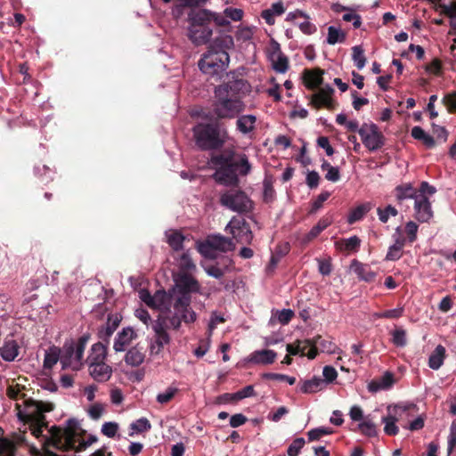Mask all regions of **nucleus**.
<instances>
[{
  "instance_id": "15",
  "label": "nucleus",
  "mask_w": 456,
  "mask_h": 456,
  "mask_svg": "<svg viewBox=\"0 0 456 456\" xmlns=\"http://www.w3.org/2000/svg\"><path fill=\"white\" fill-rule=\"evenodd\" d=\"M394 244L388 248L386 260L387 261H396L403 256V249L404 248L406 239L402 236L401 227H397L393 234Z\"/></svg>"
},
{
  "instance_id": "38",
  "label": "nucleus",
  "mask_w": 456,
  "mask_h": 456,
  "mask_svg": "<svg viewBox=\"0 0 456 456\" xmlns=\"http://www.w3.org/2000/svg\"><path fill=\"white\" fill-rule=\"evenodd\" d=\"M411 136L416 140L423 142L426 147L432 148L435 146L434 138L427 134L420 126H414L411 129Z\"/></svg>"
},
{
  "instance_id": "56",
  "label": "nucleus",
  "mask_w": 456,
  "mask_h": 456,
  "mask_svg": "<svg viewBox=\"0 0 456 456\" xmlns=\"http://www.w3.org/2000/svg\"><path fill=\"white\" fill-rule=\"evenodd\" d=\"M118 429H119L118 424L114 421L105 422L102 426V433L110 438L114 437L117 435Z\"/></svg>"
},
{
  "instance_id": "26",
  "label": "nucleus",
  "mask_w": 456,
  "mask_h": 456,
  "mask_svg": "<svg viewBox=\"0 0 456 456\" xmlns=\"http://www.w3.org/2000/svg\"><path fill=\"white\" fill-rule=\"evenodd\" d=\"M107 357V347L102 343L98 342L92 346L89 355L86 359L88 365L91 363L105 362Z\"/></svg>"
},
{
  "instance_id": "20",
  "label": "nucleus",
  "mask_w": 456,
  "mask_h": 456,
  "mask_svg": "<svg viewBox=\"0 0 456 456\" xmlns=\"http://www.w3.org/2000/svg\"><path fill=\"white\" fill-rule=\"evenodd\" d=\"M276 356L277 354L273 350H256L248 356L246 362L254 364H271L275 361Z\"/></svg>"
},
{
  "instance_id": "32",
  "label": "nucleus",
  "mask_w": 456,
  "mask_h": 456,
  "mask_svg": "<svg viewBox=\"0 0 456 456\" xmlns=\"http://www.w3.org/2000/svg\"><path fill=\"white\" fill-rule=\"evenodd\" d=\"M445 348L438 345L428 358V366L432 370H438L444 363L445 358Z\"/></svg>"
},
{
  "instance_id": "33",
  "label": "nucleus",
  "mask_w": 456,
  "mask_h": 456,
  "mask_svg": "<svg viewBox=\"0 0 456 456\" xmlns=\"http://www.w3.org/2000/svg\"><path fill=\"white\" fill-rule=\"evenodd\" d=\"M325 386V381L321 378L314 377L305 380L300 387V391L305 394H313L322 390Z\"/></svg>"
},
{
  "instance_id": "54",
  "label": "nucleus",
  "mask_w": 456,
  "mask_h": 456,
  "mask_svg": "<svg viewBox=\"0 0 456 456\" xmlns=\"http://www.w3.org/2000/svg\"><path fill=\"white\" fill-rule=\"evenodd\" d=\"M151 428V423L146 418H141L130 425V428L136 433L148 431Z\"/></svg>"
},
{
  "instance_id": "6",
  "label": "nucleus",
  "mask_w": 456,
  "mask_h": 456,
  "mask_svg": "<svg viewBox=\"0 0 456 456\" xmlns=\"http://www.w3.org/2000/svg\"><path fill=\"white\" fill-rule=\"evenodd\" d=\"M416 411V406L412 403H398L389 405L387 408V413L381 419L384 424V432L387 436H395L399 432L396 426L397 422H406Z\"/></svg>"
},
{
  "instance_id": "41",
  "label": "nucleus",
  "mask_w": 456,
  "mask_h": 456,
  "mask_svg": "<svg viewBox=\"0 0 456 456\" xmlns=\"http://www.w3.org/2000/svg\"><path fill=\"white\" fill-rule=\"evenodd\" d=\"M167 243L169 246L175 251L183 248V242L184 240V237L183 234L176 231H172L169 233H167Z\"/></svg>"
},
{
  "instance_id": "8",
  "label": "nucleus",
  "mask_w": 456,
  "mask_h": 456,
  "mask_svg": "<svg viewBox=\"0 0 456 456\" xmlns=\"http://www.w3.org/2000/svg\"><path fill=\"white\" fill-rule=\"evenodd\" d=\"M230 57L228 53H221L208 50L199 61L200 69L208 75L218 74L224 71L229 64Z\"/></svg>"
},
{
  "instance_id": "36",
  "label": "nucleus",
  "mask_w": 456,
  "mask_h": 456,
  "mask_svg": "<svg viewBox=\"0 0 456 456\" xmlns=\"http://www.w3.org/2000/svg\"><path fill=\"white\" fill-rule=\"evenodd\" d=\"M231 165L235 173L238 172L241 175H247L251 171V165L245 154L240 155Z\"/></svg>"
},
{
  "instance_id": "39",
  "label": "nucleus",
  "mask_w": 456,
  "mask_h": 456,
  "mask_svg": "<svg viewBox=\"0 0 456 456\" xmlns=\"http://www.w3.org/2000/svg\"><path fill=\"white\" fill-rule=\"evenodd\" d=\"M346 40L345 32L337 27L330 26L328 28L327 43L329 45H335L337 43H342Z\"/></svg>"
},
{
  "instance_id": "23",
  "label": "nucleus",
  "mask_w": 456,
  "mask_h": 456,
  "mask_svg": "<svg viewBox=\"0 0 456 456\" xmlns=\"http://www.w3.org/2000/svg\"><path fill=\"white\" fill-rule=\"evenodd\" d=\"M213 17L214 13L205 9L193 12L190 15L189 28L209 27Z\"/></svg>"
},
{
  "instance_id": "34",
  "label": "nucleus",
  "mask_w": 456,
  "mask_h": 456,
  "mask_svg": "<svg viewBox=\"0 0 456 456\" xmlns=\"http://www.w3.org/2000/svg\"><path fill=\"white\" fill-rule=\"evenodd\" d=\"M322 71L320 69L308 70L304 73L305 83L307 87L314 89L322 83Z\"/></svg>"
},
{
  "instance_id": "55",
  "label": "nucleus",
  "mask_w": 456,
  "mask_h": 456,
  "mask_svg": "<svg viewBox=\"0 0 456 456\" xmlns=\"http://www.w3.org/2000/svg\"><path fill=\"white\" fill-rule=\"evenodd\" d=\"M199 252L206 257L215 258L216 257V250L212 247L209 239L208 238L205 242L199 244L198 246Z\"/></svg>"
},
{
  "instance_id": "29",
  "label": "nucleus",
  "mask_w": 456,
  "mask_h": 456,
  "mask_svg": "<svg viewBox=\"0 0 456 456\" xmlns=\"http://www.w3.org/2000/svg\"><path fill=\"white\" fill-rule=\"evenodd\" d=\"M19 354V346L14 340L5 341L0 347V355L6 362L13 361Z\"/></svg>"
},
{
  "instance_id": "2",
  "label": "nucleus",
  "mask_w": 456,
  "mask_h": 456,
  "mask_svg": "<svg viewBox=\"0 0 456 456\" xmlns=\"http://www.w3.org/2000/svg\"><path fill=\"white\" fill-rule=\"evenodd\" d=\"M243 86V80H233L216 87L213 112L218 118H234L244 111L245 104L239 96Z\"/></svg>"
},
{
  "instance_id": "7",
  "label": "nucleus",
  "mask_w": 456,
  "mask_h": 456,
  "mask_svg": "<svg viewBox=\"0 0 456 456\" xmlns=\"http://www.w3.org/2000/svg\"><path fill=\"white\" fill-rule=\"evenodd\" d=\"M220 204L237 213H248L253 209V202L248 195L238 188H232L220 194Z\"/></svg>"
},
{
  "instance_id": "37",
  "label": "nucleus",
  "mask_w": 456,
  "mask_h": 456,
  "mask_svg": "<svg viewBox=\"0 0 456 456\" xmlns=\"http://www.w3.org/2000/svg\"><path fill=\"white\" fill-rule=\"evenodd\" d=\"M298 346L301 347V355H306L309 359H314L317 355L316 345L314 338L305 339L303 341L297 340Z\"/></svg>"
},
{
  "instance_id": "60",
  "label": "nucleus",
  "mask_w": 456,
  "mask_h": 456,
  "mask_svg": "<svg viewBox=\"0 0 456 456\" xmlns=\"http://www.w3.org/2000/svg\"><path fill=\"white\" fill-rule=\"evenodd\" d=\"M418 225L413 221H409L405 225V232L409 242L412 243L417 240Z\"/></svg>"
},
{
  "instance_id": "11",
  "label": "nucleus",
  "mask_w": 456,
  "mask_h": 456,
  "mask_svg": "<svg viewBox=\"0 0 456 456\" xmlns=\"http://www.w3.org/2000/svg\"><path fill=\"white\" fill-rule=\"evenodd\" d=\"M363 145L370 151L380 149L385 143V137L374 123H364L359 129Z\"/></svg>"
},
{
  "instance_id": "49",
  "label": "nucleus",
  "mask_w": 456,
  "mask_h": 456,
  "mask_svg": "<svg viewBox=\"0 0 456 456\" xmlns=\"http://www.w3.org/2000/svg\"><path fill=\"white\" fill-rule=\"evenodd\" d=\"M441 12L447 15L451 20V25L456 28V2L450 4H441L439 5Z\"/></svg>"
},
{
  "instance_id": "43",
  "label": "nucleus",
  "mask_w": 456,
  "mask_h": 456,
  "mask_svg": "<svg viewBox=\"0 0 456 456\" xmlns=\"http://www.w3.org/2000/svg\"><path fill=\"white\" fill-rule=\"evenodd\" d=\"M359 431L369 437L377 436V427L376 425L368 419H363L361 423L358 424Z\"/></svg>"
},
{
  "instance_id": "13",
  "label": "nucleus",
  "mask_w": 456,
  "mask_h": 456,
  "mask_svg": "<svg viewBox=\"0 0 456 456\" xmlns=\"http://www.w3.org/2000/svg\"><path fill=\"white\" fill-rule=\"evenodd\" d=\"M226 232H230L232 237L239 243H250L253 239L252 232L244 220L232 217L225 227Z\"/></svg>"
},
{
  "instance_id": "3",
  "label": "nucleus",
  "mask_w": 456,
  "mask_h": 456,
  "mask_svg": "<svg viewBox=\"0 0 456 456\" xmlns=\"http://www.w3.org/2000/svg\"><path fill=\"white\" fill-rule=\"evenodd\" d=\"M81 434L82 430L79 422L70 419L67 420L64 428H52L51 439L53 445L62 451L75 450L80 452L96 441L95 437L85 441L81 438Z\"/></svg>"
},
{
  "instance_id": "57",
  "label": "nucleus",
  "mask_w": 456,
  "mask_h": 456,
  "mask_svg": "<svg viewBox=\"0 0 456 456\" xmlns=\"http://www.w3.org/2000/svg\"><path fill=\"white\" fill-rule=\"evenodd\" d=\"M177 391L176 387H169L157 395V401L161 404L167 403L173 399Z\"/></svg>"
},
{
  "instance_id": "1",
  "label": "nucleus",
  "mask_w": 456,
  "mask_h": 456,
  "mask_svg": "<svg viewBox=\"0 0 456 456\" xmlns=\"http://www.w3.org/2000/svg\"><path fill=\"white\" fill-rule=\"evenodd\" d=\"M175 286L171 292L175 294L173 307L175 314L169 318V325L178 330L182 322L192 323L197 320V314L190 307L191 293H200V285L191 274L179 272L174 276Z\"/></svg>"
},
{
  "instance_id": "22",
  "label": "nucleus",
  "mask_w": 456,
  "mask_h": 456,
  "mask_svg": "<svg viewBox=\"0 0 456 456\" xmlns=\"http://www.w3.org/2000/svg\"><path fill=\"white\" fill-rule=\"evenodd\" d=\"M211 36L212 28L210 27L189 28L188 37L196 45L207 44Z\"/></svg>"
},
{
  "instance_id": "14",
  "label": "nucleus",
  "mask_w": 456,
  "mask_h": 456,
  "mask_svg": "<svg viewBox=\"0 0 456 456\" xmlns=\"http://www.w3.org/2000/svg\"><path fill=\"white\" fill-rule=\"evenodd\" d=\"M137 338L135 330L131 327L123 328L118 332L114 343L113 349L115 352H124L132 342Z\"/></svg>"
},
{
  "instance_id": "48",
  "label": "nucleus",
  "mask_w": 456,
  "mask_h": 456,
  "mask_svg": "<svg viewBox=\"0 0 456 456\" xmlns=\"http://www.w3.org/2000/svg\"><path fill=\"white\" fill-rule=\"evenodd\" d=\"M178 266L180 269L179 272H183V273L192 271L196 268L195 264L193 263L192 259L191 258L189 253H187V252L183 253L181 256L179 262H178Z\"/></svg>"
},
{
  "instance_id": "16",
  "label": "nucleus",
  "mask_w": 456,
  "mask_h": 456,
  "mask_svg": "<svg viewBox=\"0 0 456 456\" xmlns=\"http://www.w3.org/2000/svg\"><path fill=\"white\" fill-rule=\"evenodd\" d=\"M416 218L419 222H428L433 217L431 203L426 196H418L414 200Z\"/></svg>"
},
{
  "instance_id": "63",
  "label": "nucleus",
  "mask_w": 456,
  "mask_h": 456,
  "mask_svg": "<svg viewBox=\"0 0 456 456\" xmlns=\"http://www.w3.org/2000/svg\"><path fill=\"white\" fill-rule=\"evenodd\" d=\"M224 322L225 319L224 318V316L219 314L217 312H213L208 324L209 336H211L213 330L216 328L218 324L223 323Z\"/></svg>"
},
{
  "instance_id": "30",
  "label": "nucleus",
  "mask_w": 456,
  "mask_h": 456,
  "mask_svg": "<svg viewBox=\"0 0 456 456\" xmlns=\"http://www.w3.org/2000/svg\"><path fill=\"white\" fill-rule=\"evenodd\" d=\"M256 117L255 115H242L236 121L237 129L243 134H247L255 129Z\"/></svg>"
},
{
  "instance_id": "5",
  "label": "nucleus",
  "mask_w": 456,
  "mask_h": 456,
  "mask_svg": "<svg viewBox=\"0 0 456 456\" xmlns=\"http://www.w3.org/2000/svg\"><path fill=\"white\" fill-rule=\"evenodd\" d=\"M88 337L84 335L77 340L66 341L61 349L62 369L79 370L84 365V352Z\"/></svg>"
},
{
  "instance_id": "46",
  "label": "nucleus",
  "mask_w": 456,
  "mask_h": 456,
  "mask_svg": "<svg viewBox=\"0 0 456 456\" xmlns=\"http://www.w3.org/2000/svg\"><path fill=\"white\" fill-rule=\"evenodd\" d=\"M354 265V272L357 273L360 279L365 281H371L375 278V273L365 265L357 262H355Z\"/></svg>"
},
{
  "instance_id": "35",
  "label": "nucleus",
  "mask_w": 456,
  "mask_h": 456,
  "mask_svg": "<svg viewBox=\"0 0 456 456\" xmlns=\"http://www.w3.org/2000/svg\"><path fill=\"white\" fill-rule=\"evenodd\" d=\"M370 208L371 206L370 203H364L352 209L347 216L348 224H352L362 219L363 216L370 210Z\"/></svg>"
},
{
  "instance_id": "25",
  "label": "nucleus",
  "mask_w": 456,
  "mask_h": 456,
  "mask_svg": "<svg viewBox=\"0 0 456 456\" xmlns=\"http://www.w3.org/2000/svg\"><path fill=\"white\" fill-rule=\"evenodd\" d=\"M395 197L399 204H401L404 200L414 199L419 196L417 194V190L413 187L411 183H403L397 185L395 188Z\"/></svg>"
},
{
  "instance_id": "45",
  "label": "nucleus",
  "mask_w": 456,
  "mask_h": 456,
  "mask_svg": "<svg viewBox=\"0 0 456 456\" xmlns=\"http://www.w3.org/2000/svg\"><path fill=\"white\" fill-rule=\"evenodd\" d=\"M314 343L316 345V349H321V351L328 353V354H334L337 351V346L329 340L322 339L321 336H317L314 338Z\"/></svg>"
},
{
  "instance_id": "17",
  "label": "nucleus",
  "mask_w": 456,
  "mask_h": 456,
  "mask_svg": "<svg viewBox=\"0 0 456 456\" xmlns=\"http://www.w3.org/2000/svg\"><path fill=\"white\" fill-rule=\"evenodd\" d=\"M214 176L216 182L226 186H237L239 183L238 175L232 165L218 168Z\"/></svg>"
},
{
  "instance_id": "42",
  "label": "nucleus",
  "mask_w": 456,
  "mask_h": 456,
  "mask_svg": "<svg viewBox=\"0 0 456 456\" xmlns=\"http://www.w3.org/2000/svg\"><path fill=\"white\" fill-rule=\"evenodd\" d=\"M352 59L358 69H363L366 64V58L362 46L355 45L352 48Z\"/></svg>"
},
{
  "instance_id": "44",
  "label": "nucleus",
  "mask_w": 456,
  "mask_h": 456,
  "mask_svg": "<svg viewBox=\"0 0 456 456\" xmlns=\"http://www.w3.org/2000/svg\"><path fill=\"white\" fill-rule=\"evenodd\" d=\"M331 221L329 218H322L319 220L316 225H314L306 235L307 240H312L316 238L324 229H326Z\"/></svg>"
},
{
  "instance_id": "61",
  "label": "nucleus",
  "mask_w": 456,
  "mask_h": 456,
  "mask_svg": "<svg viewBox=\"0 0 456 456\" xmlns=\"http://www.w3.org/2000/svg\"><path fill=\"white\" fill-rule=\"evenodd\" d=\"M442 102L450 112L456 111V92L445 94Z\"/></svg>"
},
{
  "instance_id": "9",
  "label": "nucleus",
  "mask_w": 456,
  "mask_h": 456,
  "mask_svg": "<svg viewBox=\"0 0 456 456\" xmlns=\"http://www.w3.org/2000/svg\"><path fill=\"white\" fill-rule=\"evenodd\" d=\"M53 410V404L51 403L36 402L28 407L26 419L31 422L32 433L39 436L45 426V418L44 413Z\"/></svg>"
},
{
  "instance_id": "4",
  "label": "nucleus",
  "mask_w": 456,
  "mask_h": 456,
  "mask_svg": "<svg viewBox=\"0 0 456 456\" xmlns=\"http://www.w3.org/2000/svg\"><path fill=\"white\" fill-rule=\"evenodd\" d=\"M192 132L196 145L204 151L221 148L228 138L224 128L213 124H198Z\"/></svg>"
},
{
  "instance_id": "18",
  "label": "nucleus",
  "mask_w": 456,
  "mask_h": 456,
  "mask_svg": "<svg viewBox=\"0 0 456 456\" xmlns=\"http://www.w3.org/2000/svg\"><path fill=\"white\" fill-rule=\"evenodd\" d=\"M333 93L334 89L331 86H323L313 95L312 102L317 108L326 107L328 109H332L333 100L331 95Z\"/></svg>"
},
{
  "instance_id": "62",
  "label": "nucleus",
  "mask_w": 456,
  "mask_h": 456,
  "mask_svg": "<svg viewBox=\"0 0 456 456\" xmlns=\"http://www.w3.org/2000/svg\"><path fill=\"white\" fill-rule=\"evenodd\" d=\"M264 378L267 379H275L281 381H286L289 385H294L296 382V379L294 377H290L285 374L280 373H265L264 374Z\"/></svg>"
},
{
  "instance_id": "10",
  "label": "nucleus",
  "mask_w": 456,
  "mask_h": 456,
  "mask_svg": "<svg viewBox=\"0 0 456 456\" xmlns=\"http://www.w3.org/2000/svg\"><path fill=\"white\" fill-rule=\"evenodd\" d=\"M139 298L149 307L159 310L162 313H168L171 307L172 292L169 290H158L151 295L147 289L139 290Z\"/></svg>"
},
{
  "instance_id": "51",
  "label": "nucleus",
  "mask_w": 456,
  "mask_h": 456,
  "mask_svg": "<svg viewBox=\"0 0 456 456\" xmlns=\"http://www.w3.org/2000/svg\"><path fill=\"white\" fill-rule=\"evenodd\" d=\"M361 244V240L357 236H352L347 239H345L341 241V248L350 251H356Z\"/></svg>"
},
{
  "instance_id": "59",
  "label": "nucleus",
  "mask_w": 456,
  "mask_h": 456,
  "mask_svg": "<svg viewBox=\"0 0 456 456\" xmlns=\"http://www.w3.org/2000/svg\"><path fill=\"white\" fill-rule=\"evenodd\" d=\"M305 444V439L302 437L296 438L289 446L287 452L289 456H297L300 450Z\"/></svg>"
},
{
  "instance_id": "27",
  "label": "nucleus",
  "mask_w": 456,
  "mask_h": 456,
  "mask_svg": "<svg viewBox=\"0 0 456 456\" xmlns=\"http://www.w3.org/2000/svg\"><path fill=\"white\" fill-rule=\"evenodd\" d=\"M144 359L145 354L142 351V348L138 346L128 349L124 357L125 362L132 367L140 366L144 362Z\"/></svg>"
},
{
  "instance_id": "24",
  "label": "nucleus",
  "mask_w": 456,
  "mask_h": 456,
  "mask_svg": "<svg viewBox=\"0 0 456 456\" xmlns=\"http://www.w3.org/2000/svg\"><path fill=\"white\" fill-rule=\"evenodd\" d=\"M394 384L393 374L387 372L379 379L371 380L368 384V390L371 393H377L381 390L389 389Z\"/></svg>"
},
{
  "instance_id": "47",
  "label": "nucleus",
  "mask_w": 456,
  "mask_h": 456,
  "mask_svg": "<svg viewBox=\"0 0 456 456\" xmlns=\"http://www.w3.org/2000/svg\"><path fill=\"white\" fill-rule=\"evenodd\" d=\"M120 322L121 317L118 314L109 315L105 325V336L110 337L118 327Z\"/></svg>"
},
{
  "instance_id": "40",
  "label": "nucleus",
  "mask_w": 456,
  "mask_h": 456,
  "mask_svg": "<svg viewBox=\"0 0 456 456\" xmlns=\"http://www.w3.org/2000/svg\"><path fill=\"white\" fill-rule=\"evenodd\" d=\"M392 343L397 347H404L407 345L406 330L403 328H396L390 332Z\"/></svg>"
},
{
  "instance_id": "58",
  "label": "nucleus",
  "mask_w": 456,
  "mask_h": 456,
  "mask_svg": "<svg viewBox=\"0 0 456 456\" xmlns=\"http://www.w3.org/2000/svg\"><path fill=\"white\" fill-rule=\"evenodd\" d=\"M343 20L346 21V22H350L352 21L353 22V26L355 28H358L361 27L362 25V18L359 14H357L355 12L354 10L351 9L349 11H347L344 15H343Z\"/></svg>"
},
{
  "instance_id": "28",
  "label": "nucleus",
  "mask_w": 456,
  "mask_h": 456,
  "mask_svg": "<svg viewBox=\"0 0 456 456\" xmlns=\"http://www.w3.org/2000/svg\"><path fill=\"white\" fill-rule=\"evenodd\" d=\"M212 247L216 252H227L233 250L235 246L232 239L224 237L222 235H213L208 237Z\"/></svg>"
},
{
  "instance_id": "31",
  "label": "nucleus",
  "mask_w": 456,
  "mask_h": 456,
  "mask_svg": "<svg viewBox=\"0 0 456 456\" xmlns=\"http://www.w3.org/2000/svg\"><path fill=\"white\" fill-rule=\"evenodd\" d=\"M58 361L61 362V349L56 346H52L45 353L43 367L44 369L51 370Z\"/></svg>"
},
{
  "instance_id": "53",
  "label": "nucleus",
  "mask_w": 456,
  "mask_h": 456,
  "mask_svg": "<svg viewBox=\"0 0 456 456\" xmlns=\"http://www.w3.org/2000/svg\"><path fill=\"white\" fill-rule=\"evenodd\" d=\"M318 271L323 276H328L331 273L332 265L330 257L317 258Z\"/></svg>"
},
{
  "instance_id": "12",
  "label": "nucleus",
  "mask_w": 456,
  "mask_h": 456,
  "mask_svg": "<svg viewBox=\"0 0 456 456\" xmlns=\"http://www.w3.org/2000/svg\"><path fill=\"white\" fill-rule=\"evenodd\" d=\"M268 60L273 69L278 73H285L289 69V60L281 52L280 44L274 40L270 42L266 50Z\"/></svg>"
},
{
  "instance_id": "21",
  "label": "nucleus",
  "mask_w": 456,
  "mask_h": 456,
  "mask_svg": "<svg viewBox=\"0 0 456 456\" xmlns=\"http://www.w3.org/2000/svg\"><path fill=\"white\" fill-rule=\"evenodd\" d=\"M233 45L234 42L232 36L228 34H221L216 37L210 43L208 50L221 54V53H228V50L232 49Z\"/></svg>"
},
{
  "instance_id": "19",
  "label": "nucleus",
  "mask_w": 456,
  "mask_h": 456,
  "mask_svg": "<svg viewBox=\"0 0 456 456\" xmlns=\"http://www.w3.org/2000/svg\"><path fill=\"white\" fill-rule=\"evenodd\" d=\"M88 370L91 377L98 382H106L112 375V368L106 362L91 363Z\"/></svg>"
},
{
  "instance_id": "64",
  "label": "nucleus",
  "mask_w": 456,
  "mask_h": 456,
  "mask_svg": "<svg viewBox=\"0 0 456 456\" xmlns=\"http://www.w3.org/2000/svg\"><path fill=\"white\" fill-rule=\"evenodd\" d=\"M293 316L294 312L290 309H282L281 311H277L276 313V318L281 324L289 323Z\"/></svg>"
},
{
  "instance_id": "50",
  "label": "nucleus",
  "mask_w": 456,
  "mask_h": 456,
  "mask_svg": "<svg viewBox=\"0 0 456 456\" xmlns=\"http://www.w3.org/2000/svg\"><path fill=\"white\" fill-rule=\"evenodd\" d=\"M377 213L379 216V219L382 223H387L390 216H396L398 211L395 207L388 205L385 208H378Z\"/></svg>"
},
{
  "instance_id": "52",
  "label": "nucleus",
  "mask_w": 456,
  "mask_h": 456,
  "mask_svg": "<svg viewBox=\"0 0 456 456\" xmlns=\"http://www.w3.org/2000/svg\"><path fill=\"white\" fill-rule=\"evenodd\" d=\"M0 456H14V444L4 437H0Z\"/></svg>"
}]
</instances>
